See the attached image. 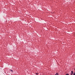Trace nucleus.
Instances as JSON below:
<instances>
[{
  "label": "nucleus",
  "mask_w": 75,
  "mask_h": 75,
  "mask_svg": "<svg viewBox=\"0 0 75 75\" xmlns=\"http://www.w3.org/2000/svg\"><path fill=\"white\" fill-rule=\"evenodd\" d=\"M73 72H74V71H71V74H70L71 75H73Z\"/></svg>",
  "instance_id": "f257e3e1"
},
{
  "label": "nucleus",
  "mask_w": 75,
  "mask_h": 75,
  "mask_svg": "<svg viewBox=\"0 0 75 75\" xmlns=\"http://www.w3.org/2000/svg\"><path fill=\"white\" fill-rule=\"evenodd\" d=\"M55 75H59V74L58 73H56V74H55Z\"/></svg>",
  "instance_id": "f03ea898"
},
{
  "label": "nucleus",
  "mask_w": 75,
  "mask_h": 75,
  "mask_svg": "<svg viewBox=\"0 0 75 75\" xmlns=\"http://www.w3.org/2000/svg\"><path fill=\"white\" fill-rule=\"evenodd\" d=\"M10 71H11V72H13V70H11Z\"/></svg>",
  "instance_id": "20e7f679"
},
{
  "label": "nucleus",
  "mask_w": 75,
  "mask_h": 75,
  "mask_svg": "<svg viewBox=\"0 0 75 75\" xmlns=\"http://www.w3.org/2000/svg\"><path fill=\"white\" fill-rule=\"evenodd\" d=\"M36 75H38V73H36Z\"/></svg>",
  "instance_id": "7ed1b4c3"
},
{
  "label": "nucleus",
  "mask_w": 75,
  "mask_h": 75,
  "mask_svg": "<svg viewBox=\"0 0 75 75\" xmlns=\"http://www.w3.org/2000/svg\"><path fill=\"white\" fill-rule=\"evenodd\" d=\"M73 75H75V73H73Z\"/></svg>",
  "instance_id": "423d86ee"
},
{
  "label": "nucleus",
  "mask_w": 75,
  "mask_h": 75,
  "mask_svg": "<svg viewBox=\"0 0 75 75\" xmlns=\"http://www.w3.org/2000/svg\"><path fill=\"white\" fill-rule=\"evenodd\" d=\"M66 75H69V74H66Z\"/></svg>",
  "instance_id": "39448f33"
}]
</instances>
